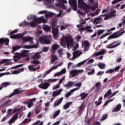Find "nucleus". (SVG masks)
<instances>
[{"mask_svg": "<svg viewBox=\"0 0 125 125\" xmlns=\"http://www.w3.org/2000/svg\"><path fill=\"white\" fill-rule=\"evenodd\" d=\"M48 49H49V47L44 46L43 48V51H44V52H47V51H48Z\"/></svg>", "mask_w": 125, "mask_h": 125, "instance_id": "obj_61", "label": "nucleus"}, {"mask_svg": "<svg viewBox=\"0 0 125 125\" xmlns=\"http://www.w3.org/2000/svg\"><path fill=\"white\" fill-rule=\"evenodd\" d=\"M51 69H49L48 70H47L46 72H45L44 73V75L42 77V78H45V77H46V75H49V74H50V73L51 72Z\"/></svg>", "mask_w": 125, "mask_h": 125, "instance_id": "obj_46", "label": "nucleus"}, {"mask_svg": "<svg viewBox=\"0 0 125 125\" xmlns=\"http://www.w3.org/2000/svg\"><path fill=\"white\" fill-rule=\"evenodd\" d=\"M19 114L18 113H16L12 117V118H13L15 121H16V120H17V119H18V115Z\"/></svg>", "mask_w": 125, "mask_h": 125, "instance_id": "obj_55", "label": "nucleus"}, {"mask_svg": "<svg viewBox=\"0 0 125 125\" xmlns=\"http://www.w3.org/2000/svg\"><path fill=\"white\" fill-rule=\"evenodd\" d=\"M121 109H122V104H117L116 105V106L115 107V108H114L113 109L112 112H119V111H120V110H121Z\"/></svg>", "mask_w": 125, "mask_h": 125, "instance_id": "obj_25", "label": "nucleus"}, {"mask_svg": "<svg viewBox=\"0 0 125 125\" xmlns=\"http://www.w3.org/2000/svg\"><path fill=\"white\" fill-rule=\"evenodd\" d=\"M32 121V119H27L26 118L23 121H22V124H29V123H30V122H31Z\"/></svg>", "mask_w": 125, "mask_h": 125, "instance_id": "obj_44", "label": "nucleus"}, {"mask_svg": "<svg viewBox=\"0 0 125 125\" xmlns=\"http://www.w3.org/2000/svg\"><path fill=\"white\" fill-rule=\"evenodd\" d=\"M9 60L7 59H3L2 61L0 62V64H3V63H7Z\"/></svg>", "mask_w": 125, "mask_h": 125, "instance_id": "obj_62", "label": "nucleus"}, {"mask_svg": "<svg viewBox=\"0 0 125 125\" xmlns=\"http://www.w3.org/2000/svg\"><path fill=\"white\" fill-rule=\"evenodd\" d=\"M63 98L62 97L59 100L56 101L54 103V107H56L57 106H58L59 105H60L61 103H62V101H63Z\"/></svg>", "mask_w": 125, "mask_h": 125, "instance_id": "obj_24", "label": "nucleus"}, {"mask_svg": "<svg viewBox=\"0 0 125 125\" xmlns=\"http://www.w3.org/2000/svg\"><path fill=\"white\" fill-rule=\"evenodd\" d=\"M116 12L117 11L115 10L111 9L110 12L105 17V18H104V20H108L112 17H115L116 15L114 14H116Z\"/></svg>", "mask_w": 125, "mask_h": 125, "instance_id": "obj_10", "label": "nucleus"}, {"mask_svg": "<svg viewBox=\"0 0 125 125\" xmlns=\"http://www.w3.org/2000/svg\"><path fill=\"white\" fill-rule=\"evenodd\" d=\"M32 19L34 20L32 22V27L33 28H36L38 24H41V23H45L47 22V20H45L43 17L37 18V16L32 15Z\"/></svg>", "mask_w": 125, "mask_h": 125, "instance_id": "obj_2", "label": "nucleus"}, {"mask_svg": "<svg viewBox=\"0 0 125 125\" xmlns=\"http://www.w3.org/2000/svg\"><path fill=\"white\" fill-rule=\"evenodd\" d=\"M9 84H10L9 82H4L2 83V85H3V86H5V87H6V86L9 85Z\"/></svg>", "mask_w": 125, "mask_h": 125, "instance_id": "obj_58", "label": "nucleus"}, {"mask_svg": "<svg viewBox=\"0 0 125 125\" xmlns=\"http://www.w3.org/2000/svg\"><path fill=\"white\" fill-rule=\"evenodd\" d=\"M74 83H75L74 82L69 81L67 84H64L63 86H64V87H66L67 88H69V87H72V86H73Z\"/></svg>", "mask_w": 125, "mask_h": 125, "instance_id": "obj_26", "label": "nucleus"}, {"mask_svg": "<svg viewBox=\"0 0 125 125\" xmlns=\"http://www.w3.org/2000/svg\"><path fill=\"white\" fill-rule=\"evenodd\" d=\"M112 94V89H109L104 95V98H108Z\"/></svg>", "mask_w": 125, "mask_h": 125, "instance_id": "obj_31", "label": "nucleus"}, {"mask_svg": "<svg viewBox=\"0 0 125 125\" xmlns=\"http://www.w3.org/2000/svg\"><path fill=\"white\" fill-rule=\"evenodd\" d=\"M18 32V29H16L15 30H13L11 31L10 33V36L11 39H14V40H16V39H18L19 40L20 39H21L23 43H24V42H32V37H24L25 36V33H22L21 34H18L16 35H13L14 34H15L16 33H17Z\"/></svg>", "mask_w": 125, "mask_h": 125, "instance_id": "obj_1", "label": "nucleus"}, {"mask_svg": "<svg viewBox=\"0 0 125 125\" xmlns=\"http://www.w3.org/2000/svg\"><path fill=\"white\" fill-rule=\"evenodd\" d=\"M100 20H101V17H99V18H96L93 21L94 24H99V23H100Z\"/></svg>", "mask_w": 125, "mask_h": 125, "instance_id": "obj_39", "label": "nucleus"}, {"mask_svg": "<svg viewBox=\"0 0 125 125\" xmlns=\"http://www.w3.org/2000/svg\"><path fill=\"white\" fill-rule=\"evenodd\" d=\"M85 62H86V61L85 60L83 62H81L78 63L77 64V67H81V66H82V65H83V64H84Z\"/></svg>", "mask_w": 125, "mask_h": 125, "instance_id": "obj_54", "label": "nucleus"}, {"mask_svg": "<svg viewBox=\"0 0 125 125\" xmlns=\"http://www.w3.org/2000/svg\"><path fill=\"white\" fill-rule=\"evenodd\" d=\"M82 46L84 47V51H88L90 44L89 42L84 41V42L82 43Z\"/></svg>", "mask_w": 125, "mask_h": 125, "instance_id": "obj_14", "label": "nucleus"}, {"mask_svg": "<svg viewBox=\"0 0 125 125\" xmlns=\"http://www.w3.org/2000/svg\"><path fill=\"white\" fill-rule=\"evenodd\" d=\"M43 29L44 31H45V32H49L50 31V27L48 26V25H44L43 26Z\"/></svg>", "mask_w": 125, "mask_h": 125, "instance_id": "obj_38", "label": "nucleus"}, {"mask_svg": "<svg viewBox=\"0 0 125 125\" xmlns=\"http://www.w3.org/2000/svg\"><path fill=\"white\" fill-rule=\"evenodd\" d=\"M32 64H33V66H36L37 67H33V66L32 67V71L35 72V71H37L39 70L41 67L39 66V64H41V62L38 60H35L32 61Z\"/></svg>", "mask_w": 125, "mask_h": 125, "instance_id": "obj_9", "label": "nucleus"}, {"mask_svg": "<svg viewBox=\"0 0 125 125\" xmlns=\"http://www.w3.org/2000/svg\"><path fill=\"white\" fill-rule=\"evenodd\" d=\"M78 7L84 9V10H88L90 9V6L86 4L83 0H78Z\"/></svg>", "mask_w": 125, "mask_h": 125, "instance_id": "obj_5", "label": "nucleus"}, {"mask_svg": "<svg viewBox=\"0 0 125 125\" xmlns=\"http://www.w3.org/2000/svg\"><path fill=\"white\" fill-rule=\"evenodd\" d=\"M111 33H107L104 34H103L102 36L100 37V40H102V39H104L105 37H107V36H108V35H110Z\"/></svg>", "mask_w": 125, "mask_h": 125, "instance_id": "obj_57", "label": "nucleus"}, {"mask_svg": "<svg viewBox=\"0 0 125 125\" xmlns=\"http://www.w3.org/2000/svg\"><path fill=\"white\" fill-rule=\"evenodd\" d=\"M51 36H44L43 37H40L39 41L41 43H43V44H50L51 43Z\"/></svg>", "mask_w": 125, "mask_h": 125, "instance_id": "obj_4", "label": "nucleus"}, {"mask_svg": "<svg viewBox=\"0 0 125 125\" xmlns=\"http://www.w3.org/2000/svg\"><path fill=\"white\" fill-rule=\"evenodd\" d=\"M107 118H108V114H105L103 116V117H102V118L101 119V121H105V120H106V119H107Z\"/></svg>", "mask_w": 125, "mask_h": 125, "instance_id": "obj_52", "label": "nucleus"}, {"mask_svg": "<svg viewBox=\"0 0 125 125\" xmlns=\"http://www.w3.org/2000/svg\"><path fill=\"white\" fill-rule=\"evenodd\" d=\"M99 68L101 69V70H103L105 69V67H106V65L104 64V63H102L101 64H98V65Z\"/></svg>", "mask_w": 125, "mask_h": 125, "instance_id": "obj_45", "label": "nucleus"}, {"mask_svg": "<svg viewBox=\"0 0 125 125\" xmlns=\"http://www.w3.org/2000/svg\"><path fill=\"white\" fill-rule=\"evenodd\" d=\"M65 42L66 43V45L67 47H69L70 46L71 47H72V46H74V40H73V38L72 36H69L67 37H63L61 39V43L64 44L65 43Z\"/></svg>", "mask_w": 125, "mask_h": 125, "instance_id": "obj_3", "label": "nucleus"}, {"mask_svg": "<svg viewBox=\"0 0 125 125\" xmlns=\"http://www.w3.org/2000/svg\"><path fill=\"white\" fill-rule=\"evenodd\" d=\"M24 71V67L21 68L19 69L18 70H14L13 72V74H20L21 72H23Z\"/></svg>", "mask_w": 125, "mask_h": 125, "instance_id": "obj_37", "label": "nucleus"}, {"mask_svg": "<svg viewBox=\"0 0 125 125\" xmlns=\"http://www.w3.org/2000/svg\"><path fill=\"white\" fill-rule=\"evenodd\" d=\"M23 46L22 45H17L15 46L12 47V51L11 52V53H14V52L16 50H18V49H20V48H22Z\"/></svg>", "mask_w": 125, "mask_h": 125, "instance_id": "obj_27", "label": "nucleus"}, {"mask_svg": "<svg viewBox=\"0 0 125 125\" xmlns=\"http://www.w3.org/2000/svg\"><path fill=\"white\" fill-rule=\"evenodd\" d=\"M29 25H30V27H32V22L31 21L30 22H26V21H24L21 23H19V27L23 26V27H26V26H29Z\"/></svg>", "mask_w": 125, "mask_h": 125, "instance_id": "obj_19", "label": "nucleus"}, {"mask_svg": "<svg viewBox=\"0 0 125 125\" xmlns=\"http://www.w3.org/2000/svg\"><path fill=\"white\" fill-rule=\"evenodd\" d=\"M15 122V120H14V119L12 118V117L10 119V120L8 122V124L9 125H12V124H13Z\"/></svg>", "mask_w": 125, "mask_h": 125, "instance_id": "obj_59", "label": "nucleus"}, {"mask_svg": "<svg viewBox=\"0 0 125 125\" xmlns=\"http://www.w3.org/2000/svg\"><path fill=\"white\" fill-rule=\"evenodd\" d=\"M65 81V76H63L61 79H60V81L59 82V84H61L63 82Z\"/></svg>", "mask_w": 125, "mask_h": 125, "instance_id": "obj_60", "label": "nucleus"}, {"mask_svg": "<svg viewBox=\"0 0 125 125\" xmlns=\"http://www.w3.org/2000/svg\"><path fill=\"white\" fill-rule=\"evenodd\" d=\"M60 114V110L57 111L53 116V119H55Z\"/></svg>", "mask_w": 125, "mask_h": 125, "instance_id": "obj_47", "label": "nucleus"}, {"mask_svg": "<svg viewBox=\"0 0 125 125\" xmlns=\"http://www.w3.org/2000/svg\"><path fill=\"white\" fill-rule=\"evenodd\" d=\"M57 24V20L54 19L52 20V22L51 24L52 29L55 28L56 27V24Z\"/></svg>", "mask_w": 125, "mask_h": 125, "instance_id": "obj_36", "label": "nucleus"}, {"mask_svg": "<svg viewBox=\"0 0 125 125\" xmlns=\"http://www.w3.org/2000/svg\"><path fill=\"white\" fill-rule=\"evenodd\" d=\"M30 51L27 50H22L21 51V53H16V55H17L18 57H21L23 58L24 57H27Z\"/></svg>", "mask_w": 125, "mask_h": 125, "instance_id": "obj_6", "label": "nucleus"}, {"mask_svg": "<svg viewBox=\"0 0 125 125\" xmlns=\"http://www.w3.org/2000/svg\"><path fill=\"white\" fill-rule=\"evenodd\" d=\"M22 48H26V49H30V48H32V45H25L22 47Z\"/></svg>", "mask_w": 125, "mask_h": 125, "instance_id": "obj_56", "label": "nucleus"}, {"mask_svg": "<svg viewBox=\"0 0 125 125\" xmlns=\"http://www.w3.org/2000/svg\"><path fill=\"white\" fill-rule=\"evenodd\" d=\"M50 84L48 83H42L41 84L39 85L38 86L40 88H42V89H47L49 87Z\"/></svg>", "mask_w": 125, "mask_h": 125, "instance_id": "obj_15", "label": "nucleus"}, {"mask_svg": "<svg viewBox=\"0 0 125 125\" xmlns=\"http://www.w3.org/2000/svg\"><path fill=\"white\" fill-rule=\"evenodd\" d=\"M64 3H67V1L66 0H60L59 2V4L61 7L66 9V6L64 4Z\"/></svg>", "mask_w": 125, "mask_h": 125, "instance_id": "obj_21", "label": "nucleus"}, {"mask_svg": "<svg viewBox=\"0 0 125 125\" xmlns=\"http://www.w3.org/2000/svg\"><path fill=\"white\" fill-rule=\"evenodd\" d=\"M88 95V93H85V92L81 93L80 95V97H81V100H83L84 98H86V97H87Z\"/></svg>", "mask_w": 125, "mask_h": 125, "instance_id": "obj_30", "label": "nucleus"}, {"mask_svg": "<svg viewBox=\"0 0 125 125\" xmlns=\"http://www.w3.org/2000/svg\"><path fill=\"white\" fill-rule=\"evenodd\" d=\"M85 30L87 32H88L89 33H92V32H93V30L91 29V26H86Z\"/></svg>", "mask_w": 125, "mask_h": 125, "instance_id": "obj_43", "label": "nucleus"}, {"mask_svg": "<svg viewBox=\"0 0 125 125\" xmlns=\"http://www.w3.org/2000/svg\"><path fill=\"white\" fill-rule=\"evenodd\" d=\"M100 11H99V9L96 10L94 13H93L92 15V16H96L99 14V13Z\"/></svg>", "mask_w": 125, "mask_h": 125, "instance_id": "obj_51", "label": "nucleus"}, {"mask_svg": "<svg viewBox=\"0 0 125 125\" xmlns=\"http://www.w3.org/2000/svg\"><path fill=\"white\" fill-rule=\"evenodd\" d=\"M72 104V102H68L66 104H65V105H63V109L64 110H66V109H68L69 107H70V105Z\"/></svg>", "mask_w": 125, "mask_h": 125, "instance_id": "obj_40", "label": "nucleus"}, {"mask_svg": "<svg viewBox=\"0 0 125 125\" xmlns=\"http://www.w3.org/2000/svg\"><path fill=\"white\" fill-rule=\"evenodd\" d=\"M95 86H96V87L95 89L96 92H98L99 91H100V89H101V84L100 83V82L97 83Z\"/></svg>", "mask_w": 125, "mask_h": 125, "instance_id": "obj_23", "label": "nucleus"}, {"mask_svg": "<svg viewBox=\"0 0 125 125\" xmlns=\"http://www.w3.org/2000/svg\"><path fill=\"white\" fill-rule=\"evenodd\" d=\"M52 33L54 36V40H56L57 39H58V28H52Z\"/></svg>", "mask_w": 125, "mask_h": 125, "instance_id": "obj_17", "label": "nucleus"}, {"mask_svg": "<svg viewBox=\"0 0 125 125\" xmlns=\"http://www.w3.org/2000/svg\"><path fill=\"white\" fill-rule=\"evenodd\" d=\"M104 32H105V30L104 29H100L98 30V36H100L101 35H102V34H103V33H104Z\"/></svg>", "mask_w": 125, "mask_h": 125, "instance_id": "obj_50", "label": "nucleus"}, {"mask_svg": "<svg viewBox=\"0 0 125 125\" xmlns=\"http://www.w3.org/2000/svg\"><path fill=\"white\" fill-rule=\"evenodd\" d=\"M11 103V100L9 99L0 105V107H4V106H9V104Z\"/></svg>", "mask_w": 125, "mask_h": 125, "instance_id": "obj_29", "label": "nucleus"}, {"mask_svg": "<svg viewBox=\"0 0 125 125\" xmlns=\"http://www.w3.org/2000/svg\"><path fill=\"white\" fill-rule=\"evenodd\" d=\"M95 73V69H93L91 70V71L88 72L87 73V75H88V76H92V75H94Z\"/></svg>", "mask_w": 125, "mask_h": 125, "instance_id": "obj_49", "label": "nucleus"}, {"mask_svg": "<svg viewBox=\"0 0 125 125\" xmlns=\"http://www.w3.org/2000/svg\"><path fill=\"white\" fill-rule=\"evenodd\" d=\"M30 101L28 102V108H31V107H32V100H30Z\"/></svg>", "mask_w": 125, "mask_h": 125, "instance_id": "obj_63", "label": "nucleus"}, {"mask_svg": "<svg viewBox=\"0 0 125 125\" xmlns=\"http://www.w3.org/2000/svg\"><path fill=\"white\" fill-rule=\"evenodd\" d=\"M74 86H78V87H79V89H80L81 86H82V83H77L74 84Z\"/></svg>", "mask_w": 125, "mask_h": 125, "instance_id": "obj_64", "label": "nucleus"}, {"mask_svg": "<svg viewBox=\"0 0 125 125\" xmlns=\"http://www.w3.org/2000/svg\"><path fill=\"white\" fill-rule=\"evenodd\" d=\"M117 42H118L117 41H114L112 42L110 44H108V46H106V48L112 49L113 48H115L119 46V45H121V44H122V42H121L117 43ZM115 43H117V44H115Z\"/></svg>", "mask_w": 125, "mask_h": 125, "instance_id": "obj_12", "label": "nucleus"}, {"mask_svg": "<svg viewBox=\"0 0 125 125\" xmlns=\"http://www.w3.org/2000/svg\"><path fill=\"white\" fill-rule=\"evenodd\" d=\"M57 60V57L56 56H52V58L51 60V64H54V62Z\"/></svg>", "mask_w": 125, "mask_h": 125, "instance_id": "obj_42", "label": "nucleus"}, {"mask_svg": "<svg viewBox=\"0 0 125 125\" xmlns=\"http://www.w3.org/2000/svg\"><path fill=\"white\" fill-rule=\"evenodd\" d=\"M79 89H80V87H76L75 88L71 89L69 92H68L65 95V97H66V98H68V97H69V96H71V95L73 94V93L75 92L76 90H79Z\"/></svg>", "mask_w": 125, "mask_h": 125, "instance_id": "obj_16", "label": "nucleus"}, {"mask_svg": "<svg viewBox=\"0 0 125 125\" xmlns=\"http://www.w3.org/2000/svg\"><path fill=\"white\" fill-rule=\"evenodd\" d=\"M58 79H49L47 80L48 83H55V82H57L58 81Z\"/></svg>", "mask_w": 125, "mask_h": 125, "instance_id": "obj_53", "label": "nucleus"}, {"mask_svg": "<svg viewBox=\"0 0 125 125\" xmlns=\"http://www.w3.org/2000/svg\"><path fill=\"white\" fill-rule=\"evenodd\" d=\"M69 5H71L74 11L77 10L78 7L77 5V0H69Z\"/></svg>", "mask_w": 125, "mask_h": 125, "instance_id": "obj_13", "label": "nucleus"}, {"mask_svg": "<svg viewBox=\"0 0 125 125\" xmlns=\"http://www.w3.org/2000/svg\"><path fill=\"white\" fill-rule=\"evenodd\" d=\"M40 58H41L40 52L35 53L34 55L32 57V59H40Z\"/></svg>", "mask_w": 125, "mask_h": 125, "instance_id": "obj_32", "label": "nucleus"}, {"mask_svg": "<svg viewBox=\"0 0 125 125\" xmlns=\"http://www.w3.org/2000/svg\"><path fill=\"white\" fill-rule=\"evenodd\" d=\"M53 15H54V14H53V13L50 12H48L47 13L46 12L45 14V17L47 19L50 18V17H52V16H53Z\"/></svg>", "mask_w": 125, "mask_h": 125, "instance_id": "obj_33", "label": "nucleus"}, {"mask_svg": "<svg viewBox=\"0 0 125 125\" xmlns=\"http://www.w3.org/2000/svg\"><path fill=\"white\" fill-rule=\"evenodd\" d=\"M103 54H105V50H103L102 51H99L97 53H95L94 54V56L96 57L98 56V55H103Z\"/></svg>", "mask_w": 125, "mask_h": 125, "instance_id": "obj_34", "label": "nucleus"}, {"mask_svg": "<svg viewBox=\"0 0 125 125\" xmlns=\"http://www.w3.org/2000/svg\"><path fill=\"white\" fill-rule=\"evenodd\" d=\"M125 33V31H124L122 32H121L120 34H118V32H115L113 34H112V35H111L110 36H109L107 40L108 41H109V40H111L112 39H117L118 38H119V37H121V36H122V35H123V34Z\"/></svg>", "mask_w": 125, "mask_h": 125, "instance_id": "obj_11", "label": "nucleus"}, {"mask_svg": "<svg viewBox=\"0 0 125 125\" xmlns=\"http://www.w3.org/2000/svg\"><path fill=\"white\" fill-rule=\"evenodd\" d=\"M113 73H114V68L109 69L105 72V74H112Z\"/></svg>", "mask_w": 125, "mask_h": 125, "instance_id": "obj_48", "label": "nucleus"}, {"mask_svg": "<svg viewBox=\"0 0 125 125\" xmlns=\"http://www.w3.org/2000/svg\"><path fill=\"white\" fill-rule=\"evenodd\" d=\"M43 2L45 5H50L51 3L54 2V0H43Z\"/></svg>", "mask_w": 125, "mask_h": 125, "instance_id": "obj_28", "label": "nucleus"}, {"mask_svg": "<svg viewBox=\"0 0 125 125\" xmlns=\"http://www.w3.org/2000/svg\"><path fill=\"white\" fill-rule=\"evenodd\" d=\"M60 48V45L58 44H54L52 45V50H57L58 48Z\"/></svg>", "mask_w": 125, "mask_h": 125, "instance_id": "obj_35", "label": "nucleus"}, {"mask_svg": "<svg viewBox=\"0 0 125 125\" xmlns=\"http://www.w3.org/2000/svg\"><path fill=\"white\" fill-rule=\"evenodd\" d=\"M102 99H103V98L102 97H100L99 99V102L98 101L95 102L96 106H99V105H100L101 103H102V101H101Z\"/></svg>", "mask_w": 125, "mask_h": 125, "instance_id": "obj_41", "label": "nucleus"}, {"mask_svg": "<svg viewBox=\"0 0 125 125\" xmlns=\"http://www.w3.org/2000/svg\"><path fill=\"white\" fill-rule=\"evenodd\" d=\"M62 91H63V89H60L57 91H54L53 92L52 96H53V97H56V96H58V95H60Z\"/></svg>", "mask_w": 125, "mask_h": 125, "instance_id": "obj_20", "label": "nucleus"}, {"mask_svg": "<svg viewBox=\"0 0 125 125\" xmlns=\"http://www.w3.org/2000/svg\"><path fill=\"white\" fill-rule=\"evenodd\" d=\"M5 43V45H8V43H9V40L7 39L2 38L0 39V44L1 43Z\"/></svg>", "mask_w": 125, "mask_h": 125, "instance_id": "obj_22", "label": "nucleus"}, {"mask_svg": "<svg viewBox=\"0 0 125 125\" xmlns=\"http://www.w3.org/2000/svg\"><path fill=\"white\" fill-rule=\"evenodd\" d=\"M82 73H83V70L79 69L78 70L77 69H74L72 70L70 72V75L71 76L72 78H74V77H76V76H78V75H80V74H82Z\"/></svg>", "mask_w": 125, "mask_h": 125, "instance_id": "obj_8", "label": "nucleus"}, {"mask_svg": "<svg viewBox=\"0 0 125 125\" xmlns=\"http://www.w3.org/2000/svg\"><path fill=\"white\" fill-rule=\"evenodd\" d=\"M82 54H83V53H82V52H80L79 51H76L73 54V56L72 58V60H75L76 58H78V57H80V56H81Z\"/></svg>", "mask_w": 125, "mask_h": 125, "instance_id": "obj_18", "label": "nucleus"}, {"mask_svg": "<svg viewBox=\"0 0 125 125\" xmlns=\"http://www.w3.org/2000/svg\"><path fill=\"white\" fill-rule=\"evenodd\" d=\"M21 88H19L18 89H16L13 91V92L10 94L9 96H7L8 98H10V97H12V96H14V95H16V94H21L23 92H25V90H20Z\"/></svg>", "mask_w": 125, "mask_h": 125, "instance_id": "obj_7", "label": "nucleus"}]
</instances>
